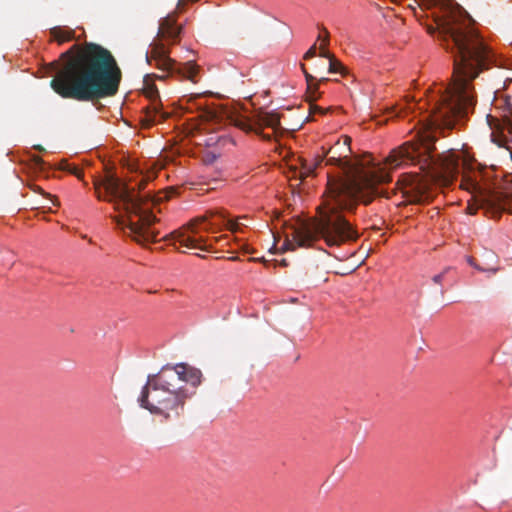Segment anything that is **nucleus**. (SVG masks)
Masks as SVG:
<instances>
[{
    "instance_id": "39448f33",
    "label": "nucleus",
    "mask_w": 512,
    "mask_h": 512,
    "mask_svg": "<svg viewBox=\"0 0 512 512\" xmlns=\"http://www.w3.org/2000/svg\"><path fill=\"white\" fill-rule=\"evenodd\" d=\"M202 377L199 369L186 363L165 365L158 373L148 375L138 402L142 408L165 420L178 419L186 402L196 394Z\"/></svg>"
},
{
    "instance_id": "f8f14e48",
    "label": "nucleus",
    "mask_w": 512,
    "mask_h": 512,
    "mask_svg": "<svg viewBox=\"0 0 512 512\" xmlns=\"http://www.w3.org/2000/svg\"><path fill=\"white\" fill-rule=\"evenodd\" d=\"M34 193H38L41 196L40 200H36L34 198V211L43 210L44 213L45 209L51 211V205H56V200L53 198V196L49 193H46L36 184H34Z\"/></svg>"
},
{
    "instance_id": "dca6fc26",
    "label": "nucleus",
    "mask_w": 512,
    "mask_h": 512,
    "mask_svg": "<svg viewBox=\"0 0 512 512\" xmlns=\"http://www.w3.org/2000/svg\"><path fill=\"white\" fill-rule=\"evenodd\" d=\"M58 169L68 172L78 179H83V171L74 163H70L68 160L63 159L58 164Z\"/></svg>"
},
{
    "instance_id": "20e7f679",
    "label": "nucleus",
    "mask_w": 512,
    "mask_h": 512,
    "mask_svg": "<svg viewBox=\"0 0 512 512\" xmlns=\"http://www.w3.org/2000/svg\"><path fill=\"white\" fill-rule=\"evenodd\" d=\"M93 184L99 200L113 203L116 211L125 212L123 216H115L114 220L126 236L143 246L158 241L160 231L156 224L159 220L147 204L169 199L168 193L163 197L136 194L134 187H130L126 181L111 173L102 179H95Z\"/></svg>"
},
{
    "instance_id": "f257e3e1",
    "label": "nucleus",
    "mask_w": 512,
    "mask_h": 512,
    "mask_svg": "<svg viewBox=\"0 0 512 512\" xmlns=\"http://www.w3.org/2000/svg\"><path fill=\"white\" fill-rule=\"evenodd\" d=\"M468 13L449 0L442 19L437 23L439 37L454 57L451 83L431 95V109L426 116L417 141L404 143L390 152L385 164L397 168L405 163L417 164L425 175L403 174L399 183L411 203H422L433 198V186H449L460 172V159L453 153L435 156L436 131L452 129L456 122L474 109L476 99L472 81L481 72L501 63L494 51L483 41L472 26Z\"/></svg>"
},
{
    "instance_id": "b1692460",
    "label": "nucleus",
    "mask_w": 512,
    "mask_h": 512,
    "mask_svg": "<svg viewBox=\"0 0 512 512\" xmlns=\"http://www.w3.org/2000/svg\"><path fill=\"white\" fill-rule=\"evenodd\" d=\"M310 113L311 114H314V113H321V114H323L324 110L321 107H318V106H315V105H311L310 106Z\"/></svg>"
},
{
    "instance_id": "9b49d317",
    "label": "nucleus",
    "mask_w": 512,
    "mask_h": 512,
    "mask_svg": "<svg viewBox=\"0 0 512 512\" xmlns=\"http://www.w3.org/2000/svg\"><path fill=\"white\" fill-rule=\"evenodd\" d=\"M323 157L317 155L313 160H301L300 169L294 172V175L300 179H304L313 174L316 167L321 165Z\"/></svg>"
},
{
    "instance_id": "9d476101",
    "label": "nucleus",
    "mask_w": 512,
    "mask_h": 512,
    "mask_svg": "<svg viewBox=\"0 0 512 512\" xmlns=\"http://www.w3.org/2000/svg\"><path fill=\"white\" fill-rule=\"evenodd\" d=\"M235 127L245 131L254 132L265 140H270L271 135L262 132L263 127H270L274 130L280 127V116L274 111H258L251 118L236 116L233 119Z\"/></svg>"
},
{
    "instance_id": "aec40b11",
    "label": "nucleus",
    "mask_w": 512,
    "mask_h": 512,
    "mask_svg": "<svg viewBox=\"0 0 512 512\" xmlns=\"http://www.w3.org/2000/svg\"><path fill=\"white\" fill-rule=\"evenodd\" d=\"M316 50H317V46H316V43H314L308 50L307 52L304 54V59L308 60V59H311L313 57L316 56Z\"/></svg>"
},
{
    "instance_id": "412c9836",
    "label": "nucleus",
    "mask_w": 512,
    "mask_h": 512,
    "mask_svg": "<svg viewBox=\"0 0 512 512\" xmlns=\"http://www.w3.org/2000/svg\"><path fill=\"white\" fill-rule=\"evenodd\" d=\"M410 109H411V107H410V106H409V107H408V106H407V107L405 106V107L400 108V109H398V110H396V108H393V112H394V115H395V116H399V117H400V116H404V115H406V114H407V110H410Z\"/></svg>"
},
{
    "instance_id": "cd10ccee",
    "label": "nucleus",
    "mask_w": 512,
    "mask_h": 512,
    "mask_svg": "<svg viewBox=\"0 0 512 512\" xmlns=\"http://www.w3.org/2000/svg\"><path fill=\"white\" fill-rule=\"evenodd\" d=\"M167 75L163 74V75H160V76H157L159 79H164Z\"/></svg>"
},
{
    "instance_id": "f03ea898",
    "label": "nucleus",
    "mask_w": 512,
    "mask_h": 512,
    "mask_svg": "<svg viewBox=\"0 0 512 512\" xmlns=\"http://www.w3.org/2000/svg\"><path fill=\"white\" fill-rule=\"evenodd\" d=\"M50 69L55 73L50 81L53 91L79 102L114 96L122 79L111 52L91 42L72 45L50 64Z\"/></svg>"
},
{
    "instance_id": "6e6552de",
    "label": "nucleus",
    "mask_w": 512,
    "mask_h": 512,
    "mask_svg": "<svg viewBox=\"0 0 512 512\" xmlns=\"http://www.w3.org/2000/svg\"><path fill=\"white\" fill-rule=\"evenodd\" d=\"M481 172L474 169L464 170L460 186L472 194L475 204H468L467 212L475 214L483 209L491 218H498L502 212L512 214V190H491L481 184Z\"/></svg>"
},
{
    "instance_id": "1a4fd4ad",
    "label": "nucleus",
    "mask_w": 512,
    "mask_h": 512,
    "mask_svg": "<svg viewBox=\"0 0 512 512\" xmlns=\"http://www.w3.org/2000/svg\"><path fill=\"white\" fill-rule=\"evenodd\" d=\"M168 54L169 51L164 44L156 43L153 45L151 52L146 54V60L150 65H154L163 73H167V75H178L192 83L198 82V65L192 61L179 64L170 58Z\"/></svg>"
},
{
    "instance_id": "a211bd4d",
    "label": "nucleus",
    "mask_w": 512,
    "mask_h": 512,
    "mask_svg": "<svg viewBox=\"0 0 512 512\" xmlns=\"http://www.w3.org/2000/svg\"><path fill=\"white\" fill-rule=\"evenodd\" d=\"M467 262L470 266L474 267L475 269L479 270V271H488V272H492V273H496L497 272V268H484V267H481L480 265H478L476 263V260L469 256L467 257Z\"/></svg>"
},
{
    "instance_id": "2eb2a0df",
    "label": "nucleus",
    "mask_w": 512,
    "mask_h": 512,
    "mask_svg": "<svg viewBox=\"0 0 512 512\" xmlns=\"http://www.w3.org/2000/svg\"><path fill=\"white\" fill-rule=\"evenodd\" d=\"M320 57L327 58L329 60L328 72L329 73H341L344 74L345 67L340 61H338L329 51L324 50L321 47Z\"/></svg>"
},
{
    "instance_id": "7ed1b4c3",
    "label": "nucleus",
    "mask_w": 512,
    "mask_h": 512,
    "mask_svg": "<svg viewBox=\"0 0 512 512\" xmlns=\"http://www.w3.org/2000/svg\"><path fill=\"white\" fill-rule=\"evenodd\" d=\"M376 193H334L326 191L322 206L319 207V218L316 223L297 221L286 227L283 250H295L297 247H310L319 237L328 246H340L356 241L358 232L344 218L341 211H353L359 202L367 205Z\"/></svg>"
},
{
    "instance_id": "4be33fe9",
    "label": "nucleus",
    "mask_w": 512,
    "mask_h": 512,
    "mask_svg": "<svg viewBox=\"0 0 512 512\" xmlns=\"http://www.w3.org/2000/svg\"><path fill=\"white\" fill-rule=\"evenodd\" d=\"M33 161H34V175H35L37 172V169L42 168L43 162H42L41 158L36 155H34Z\"/></svg>"
},
{
    "instance_id": "ddd939ff",
    "label": "nucleus",
    "mask_w": 512,
    "mask_h": 512,
    "mask_svg": "<svg viewBox=\"0 0 512 512\" xmlns=\"http://www.w3.org/2000/svg\"><path fill=\"white\" fill-rule=\"evenodd\" d=\"M50 35L58 44H63L75 38V31L68 27L58 26L50 30Z\"/></svg>"
},
{
    "instance_id": "a878e982",
    "label": "nucleus",
    "mask_w": 512,
    "mask_h": 512,
    "mask_svg": "<svg viewBox=\"0 0 512 512\" xmlns=\"http://www.w3.org/2000/svg\"><path fill=\"white\" fill-rule=\"evenodd\" d=\"M222 239V237H213L211 240H213L215 243L219 242Z\"/></svg>"
},
{
    "instance_id": "6ab92c4d",
    "label": "nucleus",
    "mask_w": 512,
    "mask_h": 512,
    "mask_svg": "<svg viewBox=\"0 0 512 512\" xmlns=\"http://www.w3.org/2000/svg\"><path fill=\"white\" fill-rule=\"evenodd\" d=\"M323 34H319L318 40H321L322 43L320 44L319 50L321 51V47L326 50V47L329 45V32L326 28L321 29Z\"/></svg>"
},
{
    "instance_id": "c85d7f7f",
    "label": "nucleus",
    "mask_w": 512,
    "mask_h": 512,
    "mask_svg": "<svg viewBox=\"0 0 512 512\" xmlns=\"http://www.w3.org/2000/svg\"><path fill=\"white\" fill-rule=\"evenodd\" d=\"M242 220H243V222H242V223H243V224H245V223H246V220H248V217H247L246 219H242Z\"/></svg>"
},
{
    "instance_id": "423d86ee",
    "label": "nucleus",
    "mask_w": 512,
    "mask_h": 512,
    "mask_svg": "<svg viewBox=\"0 0 512 512\" xmlns=\"http://www.w3.org/2000/svg\"><path fill=\"white\" fill-rule=\"evenodd\" d=\"M351 138L344 136L329 150L320 155L327 165L336 166V175L328 173L327 190L334 197L341 193H376L381 194L378 185L391 181L390 174L370 156L351 158Z\"/></svg>"
},
{
    "instance_id": "0eeeda50",
    "label": "nucleus",
    "mask_w": 512,
    "mask_h": 512,
    "mask_svg": "<svg viewBox=\"0 0 512 512\" xmlns=\"http://www.w3.org/2000/svg\"><path fill=\"white\" fill-rule=\"evenodd\" d=\"M247 216H242L236 220L227 219L226 214L220 210L207 211L203 216L197 217L186 226L179 230L171 232L169 235L162 237L163 240L171 239L178 242L181 246L188 249H200L202 251H211L213 248L212 243H208V238L199 235L200 229L198 226L204 225L203 230L206 232L216 233L226 227L232 233L241 230L242 226L246 224L240 223V219H246Z\"/></svg>"
},
{
    "instance_id": "bb28decb",
    "label": "nucleus",
    "mask_w": 512,
    "mask_h": 512,
    "mask_svg": "<svg viewBox=\"0 0 512 512\" xmlns=\"http://www.w3.org/2000/svg\"><path fill=\"white\" fill-rule=\"evenodd\" d=\"M33 149H34V150H40V151H42V150H43V149H42V147H41V146H39V145H34V146H33Z\"/></svg>"
},
{
    "instance_id": "393cba45",
    "label": "nucleus",
    "mask_w": 512,
    "mask_h": 512,
    "mask_svg": "<svg viewBox=\"0 0 512 512\" xmlns=\"http://www.w3.org/2000/svg\"><path fill=\"white\" fill-rule=\"evenodd\" d=\"M146 183H147V180H146V179H144V178H142V179H141V181H140V182H139V184H138V190H139V192H140L141 190H143V189H144V187H145Z\"/></svg>"
},
{
    "instance_id": "4468645a",
    "label": "nucleus",
    "mask_w": 512,
    "mask_h": 512,
    "mask_svg": "<svg viewBox=\"0 0 512 512\" xmlns=\"http://www.w3.org/2000/svg\"><path fill=\"white\" fill-rule=\"evenodd\" d=\"M301 69L304 73L306 83H307V91L310 94V100H316L315 93L318 91L319 83L326 82L328 79L325 77H322L320 79H317L316 77L312 76L307 70L304 64H301Z\"/></svg>"
},
{
    "instance_id": "f3484780",
    "label": "nucleus",
    "mask_w": 512,
    "mask_h": 512,
    "mask_svg": "<svg viewBox=\"0 0 512 512\" xmlns=\"http://www.w3.org/2000/svg\"><path fill=\"white\" fill-rule=\"evenodd\" d=\"M158 114H159V112L157 111L156 108H153V109L146 108L145 116H144L142 121L146 125H150V124H152V123L157 121V115Z\"/></svg>"
},
{
    "instance_id": "5701e85b",
    "label": "nucleus",
    "mask_w": 512,
    "mask_h": 512,
    "mask_svg": "<svg viewBox=\"0 0 512 512\" xmlns=\"http://www.w3.org/2000/svg\"><path fill=\"white\" fill-rule=\"evenodd\" d=\"M448 269H449V268H446L443 272H441V273H439V274L435 275V276L432 278L433 282H434V283H436V284H440V283L442 282V279H443V277H444V274L448 271Z\"/></svg>"
}]
</instances>
